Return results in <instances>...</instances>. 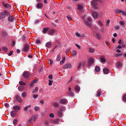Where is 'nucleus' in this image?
<instances>
[{"label":"nucleus","mask_w":126,"mask_h":126,"mask_svg":"<svg viewBox=\"0 0 126 126\" xmlns=\"http://www.w3.org/2000/svg\"><path fill=\"white\" fill-rule=\"evenodd\" d=\"M37 117L38 115H37L32 116L31 118L28 120V123H30L32 121H35L37 119Z\"/></svg>","instance_id":"1"},{"label":"nucleus","mask_w":126,"mask_h":126,"mask_svg":"<svg viewBox=\"0 0 126 126\" xmlns=\"http://www.w3.org/2000/svg\"><path fill=\"white\" fill-rule=\"evenodd\" d=\"M98 0H93L92 2V6L95 8H97L98 7H97V1Z\"/></svg>","instance_id":"2"},{"label":"nucleus","mask_w":126,"mask_h":126,"mask_svg":"<svg viewBox=\"0 0 126 126\" xmlns=\"http://www.w3.org/2000/svg\"><path fill=\"white\" fill-rule=\"evenodd\" d=\"M23 75L24 78H28L29 77L30 74L28 71H25L23 72Z\"/></svg>","instance_id":"3"},{"label":"nucleus","mask_w":126,"mask_h":126,"mask_svg":"<svg viewBox=\"0 0 126 126\" xmlns=\"http://www.w3.org/2000/svg\"><path fill=\"white\" fill-rule=\"evenodd\" d=\"M87 20L88 21H85V23L88 26L91 27L92 26V25L89 23L91 20V18L90 17L87 18Z\"/></svg>","instance_id":"4"},{"label":"nucleus","mask_w":126,"mask_h":126,"mask_svg":"<svg viewBox=\"0 0 126 126\" xmlns=\"http://www.w3.org/2000/svg\"><path fill=\"white\" fill-rule=\"evenodd\" d=\"M94 62V59L92 58H90L89 60L88 63L89 65H91Z\"/></svg>","instance_id":"5"},{"label":"nucleus","mask_w":126,"mask_h":126,"mask_svg":"<svg viewBox=\"0 0 126 126\" xmlns=\"http://www.w3.org/2000/svg\"><path fill=\"white\" fill-rule=\"evenodd\" d=\"M60 102L62 104H66L67 102V100L65 99H62L60 100Z\"/></svg>","instance_id":"6"},{"label":"nucleus","mask_w":126,"mask_h":126,"mask_svg":"<svg viewBox=\"0 0 126 126\" xmlns=\"http://www.w3.org/2000/svg\"><path fill=\"white\" fill-rule=\"evenodd\" d=\"M55 32L54 30L52 29L49 30L47 32V33L49 35H53Z\"/></svg>","instance_id":"7"},{"label":"nucleus","mask_w":126,"mask_h":126,"mask_svg":"<svg viewBox=\"0 0 126 126\" xmlns=\"http://www.w3.org/2000/svg\"><path fill=\"white\" fill-rule=\"evenodd\" d=\"M15 19V18L11 15L8 17V20L10 22H13Z\"/></svg>","instance_id":"8"},{"label":"nucleus","mask_w":126,"mask_h":126,"mask_svg":"<svg viewBox=\"0 0 126 126\" xmlns=\"http://www.w3.org/2000/svg\"><path fill=\"white\" fill-rule=\"evenodd\" d=\"M71 67L72 66L71 64L69 63L65 65L63 67V68L64 69H66L69 68H71Z\"/></svg>","instance_id":"9"},{"label":"nucleus","mask_w":126,"mask_h":126,"mask_svg":"<svg viewBox=\"0 0 126 126\" xmlns=\"http://www.w3.org/2000/svg\"><path fill=\"white\" fill-rule=\"evenodd\" d=\"M16 100L19 102H21L22 101V100L21 98L18 95H16Z\"/></svg>","instance_id":"10"},{"label":"nucleus","mask_w":126,"mask_h":126,"mask_svg":"<svg viewBox=\"0 0 126 126\" xmlns=\"http://www.w3.org/2000/svg\"><path fill=\"white\" fill-rule=\"evenodd\" d=\"M20 107L18 105H16L14 106L13 107V109L15 110L18 112V110L20 109Z\"/></svg>","instance_id":"11"},{"label":"nucleus","mask_w":126,"mask_h":126,"mask_svg":"<svg viewBox=\"0 0 126 126\" xmlns=\"http://www.w3.org/2000/svg\"><path fill=\"white\" fill-rule=\"evenodd\" d=\"M29 46L28 45L26 44L24 46L23 49V50L24 51H27L29 49Z\"/></svg>","instance_id":"12"},{"label":"nucleus","mask_w":126,"mask_h":126,"mask_svg":"<svg viewBox=\"0 0 126 126\" xmlns=\"http://www.w3.org/2000/svg\"><path fill=\"white\" fill-rule=\"evenodd\" d=\"M17 112L15 110H12L11 112V115L12 117L16 115V112Z\"/></svg>","instance_id":"13"},{"label":"nucleus","mask_w":126,"mask_h":126,"mask_svg":"<svg viewBox=\"0 0 126 126\" xmlns=\"http://www.w3.org/2000/svg\"><path fill=\"white\" fill-rule=\"evenodd\" d=\"M98 14L97 12H93L92 14L93 17L94 18H97L98 17Z\"/></svg>","instance_id":"14"},{"label":"nucleus","mask_w":126,"mask_h":126,"mask_svg":"<svg viewBox=\"0 0 126 126\" xmlns=\"http://www.w3.org/2000/svg\"><path fill=\"white\" fill-rule=\"evenodd\" d=\"M49 29L48 28H44L43 29L42 32L43 33L45 34Z\"/></svg>","instance_id":"15"},{"label":"nucleus","mask_w":126,"mask_h":126,"mask_svg":"<svg viewBox=\"0 0 126 126\" xmlns=\"http://www.w3.org/2000/svg\"><path fill=\"white\" fill-rule=\"evenodd\" d=\"M4 14L5 16H9L11 15V14L10 13L6 11L5 10L4 11Z\"/></svg>","instance_id":"16"},{"label":"nucleus","mask_w":126,"mask_h":126,"mask_svg":"<svg viewBox=\"0 0 126 126\" xmlns=\"http://www.w3.org/2000/svg\"><path fill=\"white\" fill-rule=\"evenodd\" d=\"M43 6V4L41 3H39L37 5V8L38 9L42 8Z\"/></svg>","instance_id":"17"},{"label":"nucleus","mask_w":126,"mask_h":126,"mask_svg":"<svg viewBox=\"0 0 126 126\" xmlns=\"http://www.w3.org/2000/svg\"><path fill=\"white\" fill-rule=\"evenodd\" d=\"M5 17L4 12H1L0 13V19H2Z\"/></svg>","instance_id":"18"},{"label":"nucleus","mask_w":126,"mask_h":126,"mask_svg":"<svg viewBox=\"0 0 126 126\" xmlns=\"http://www.w3.org/2000/svg\"><path fill=\"white\" fill-rule=\"evenodd\" d=\"M100 60L102 62L105 63L106 61V60L102 56L100 57Z\"/></svg>","instance_id":"19"},{"label":"nucleus","mask_w":126,"mask_h":126,"mask_svg":"<svg viewBox=\"0 0 126 126\" xmlns=\"http://www.w3.org/2000/svg\"><path fill=\"white\" fill-rule=\"evenodd\" d=\"M4 6L6 8L8 9H10L11 8V6L7 3L3 4Z\"/></svg>","instance_id":"20"},{"label":"nucleus","mask_w":126,"mask_h":126,"mask_svg":"<svg viewBox=\"0 0 126 126\" xmlns=\"http://www.w3.org/2000/svg\"><path fill=\"white\" fill-rule=\"evenodd\" d=\"M103 71L104 73L107 74L109 72V70L107 68H104L103 70Z\"/></svg>","instance_id":"21"},{"label":"nucleus","mask_w":126,"mask_h":126,"mask_svg":"<svg viewBox=\"0 0 126 126\" xmlns=\"http://www.w3.org/2000/svg\"><path fill=\"white\" fill-rule=\"evenodd\" d=\"M122 66V65L120 62H118L117 63V67L118 68H121Z\"/></svg>","instance_id":"22"},{"label":"nucleus","mask_w":126,"mask_h":126,"mask_svg":"<svg viewBox=\"0 0 126 126\" xmlns=\"http://www.w3.org/2000/svg\"><path fill=\"white\" fill-rule=\"evenodd\" d=\"M51 45V42H47L46 45V46L47 47L49 48V47Z\"/></svg>","instance_id":"23"},{"label":"nucleus","mask_w":126,"mask_h":126,"mask_svg":"<svg viewBox=\"0 0 126 126\" xmlns=\"http://www.w3.org/2000/svg\"><path fill=\"white\" fill-rule=\"evenodd\" d=\"M2 35L4 37H6L7 36V33L4 31H2Z\"/></svg>","instance_id":"24"},{"label":"nucleus","mask_w":126,"mask_h":126,"mask_svg":"<svg viewBox=\"0 0 126 126\" xmlns=\"http://www.w3.org/2000/svg\"><path fill=\"white\" fill-rule=\"evenodd\" d=\"M95 70L97 72H99L100 71V68L99 67L96 66L95 67Z\"/></svg>","instance_id":"25"},{"label":"nucleus","mask_w":126,"mask_h":126,"mask_svg":"<svg viewBox=\"0 0 126 126\" xmlns=\"http://www.w3.org/2000/svg\"><path fill=\"white\" fill-rule=\"evenodd\" d=\"M31 105H28L27 106L24 107L23 108V109L27 111L28 109L31 108Z\"/></svg>","instance_id":"26"},{"label":"nucleus","mask_w":126,"mask_h":126,"mask_svg":"<svg viewBox=\"0 0 126 126\" xmlns=\"http://www.w3.org/2000/svg\"><path fill=\"white\" fill-rule=\"evenodd\" d=\"M38 88L37 87H35V90H33L32 92V94H34L35 93L37 92L38 91Z\"/></svg>","instance_id":"27"},{"label":"nucleus","mask_w":126,"mask_h":126,"mask_svg":"<svg viewBox=\"0 0 126 126\" xmlns=\"http://www.w3.org/2000/svg\"><path fill=\"white\" fill-rule=\"evenodd\" d=\"M98 91L97 92L96 95L97 97H99L100 96L101 92V90L99 89Z\"/></svg>","instance_id":"28"},{"label":"nucleus","mask_w":126,"mask_h":126,"mask_svg":"<svg viewBox=\"0 0 126 126\" xmlns=\"http://www.w3.org/2000/svg\"><path fill=\"white\" fill-rule=\"evenodd\" d=\"M75 90L77 91L78 92L79 91L80 88L79 86H76L74 88Z\"/></svg>","instance_id":"29"},{"label":"nucleus","mask_w":126,"mask_h":126,"mask_svg":"<svg viewBox=\"0 0 126 126\" xmlns=\"http://www.w3.org/2000/svg\"><path fill=\"white\" fill-rule=\"evenodd\" d=\"M95 51V50L94 48L91 47L89 48V51L90 52L93 53Z\"/></svg>","instance_id":"30"},{"label":"nucleus","mask_w":126,"mask_h":126,"mask_svg":"<svg viewBox=\"0 0 126 126\" xmlns=\"http://www.w3.org/2000/svg\"><path fill=\"white\" fill-rule=\"evenodd\" d=\"M18 88V90L21 91H22L24 89L23 87L22 86H19Z\"/></svg>","instance_id":"31"},{"label":"nucleus","mask_w":126,"mask_h":126,"mask_svg":"<svg viewBox=\"0 0 126 126\" xmlns=\"http://www.w3.org/2000/svg\"><path fill=\"white\" fill-rule=\"evenodd\" d=\"M61 59L60 56V54L57 55L56 60L58 61H60Z\"/></svg>","instance_id":"32"},{"label":"nucleus","mask_w":126,"mask_h":126,"mask_svg":"<svg viewBox=\"0 0 126 126\" xmlns=\"http://www.w3.org/2000/svg\"><path fill=\"white\" fill-rule=\"evenodd\" d=\"M74 95V93L73 92H68V95L72 96Z\"/></svg>","instance_id":"33"},{"label":"nucleus","mask_w":126,"mask_h":126,"mask_svg":"<svg viewBox=\"0 0 126 126\" xmlns=\"http://www.w3.org/2000/svg\"><path fill=\"white\" fill-rule=\"evenodd\" d=\"M65 110V108L64 106H62L60 107V111H63Z\"/></svg>","instance_id":"34"},{"label":"nucleus","mask_w":126,"mask_h":126,"mask_svg":"<svg viewBox=\"0 0 126 126\" xmlns=\"http://www.w3.org/2000/svg\"><path fill=\"white\" fill-rule=\"evenodd\" d=\"M19 83L20 85H25L26 84L25 83L22 81H19Z\"/></svg>","instance_id":"35"},{"label":"nucleus","mask_w":126,"mask_h":126,"mask_svg":"<svg viewBox=\"0 0 126 126\" xmlns=\"http://www.w3.org/2000/svg\"><path fill=\"white\" fill-rule=\"evenodd\" d=\"M40 107L38 106H35L34 107V109L35 111H38L40 110Z\"/></svg>","instance_id":"36"},{"label":"nucleus","mask_w":126,"mask_h":126,"mask_svg":"<svg viewBox=\"0 0 126 126\" xmlns=\"http://www.w3.org/2000/svg\"><path fill=\"white\" fill-rule=\"evenodd\" d=\"M27 95V93H26L25 92H23L22 93V96L23 97H25Z\"/></svg>","instance_id":"37"},{"label":"nucleus","mask_w":126,"mask_h":126,"mask_svg":"<svg viewBox=\"0 0 126 126\" xmlns=\"http://www.w3.org/2000/svg\"><path fill=\"white\" fill-rule=\"evenodd\" d=\"M2 49L5 52H6L8 50V49L6 47H3L2 48Z\"/></svg>","instance_id":"38"},{"label":"nucleus","mask_w":126,"mask_h":126,"mask_svg":"<svg viewBox=\"0 0 126 126\" xmlns=\"http://www.w3.org/2000/svg\"><path fill=\"white\" fill-rule=\"evenodd\" d=\"M65 60V57L63 58V59L62 61L60 62V63L61 65L63 64L64 63Z\"/></svg>","instance_id":"39"},{"label":"nucleus","mask_w":126,"mask_h":126,"mask_svg":"<svg viewBox=\"0 0 126 126\" xmlns=\"http://www.w3.org/2000/svg\"><path fill=\"white\" fill-rule=\"evenodd\" d=\"M59 120L57 119H56L54 120L53 121V122H54L55 123H56V124H58V123H59Z\"/></svg>","instance_id":"40"},{"label":"nucleus","mask_w":126,"mask_h":126,"mask_svg":"<svg viewBox=\"0 0 126 126\" xmlns=\"http://www.w3.org/2000/svg\"><path fill=\"white\" fill-rule=\"evenodd\" d=\"M110 22V21L109 19L106 22V26L107 27H108L109 25V23Z\"/></svg>","instance_id":"41"},{"label":"nucleus","mask_w":126,"mask_h":126,"mask_svg":"<svg viewBox=\"0 0 126 126\" xmlns=\"http://www.w3.org/2000/svg\"><path fill=\"white\" fill-rule=\"evenodd\" d=\"M58 115L59 116H61L62 115V112L61 111H59L58 112Z\"/></svg>","instance_id":"42"},{"label":"nucleus","mask_w":126,"mask_h":126,"mask_svg":"<svg viewBox=\"0 0 126 126\" xmlns=\"http://www.w3.org/2000/svg\"><path fill=\"white\" fill-rule=\"evenodd\" d=\"M17 122V119H15L13 121V123L14 124H16Z\"/></svg>","instance_id":"43"},{"label":"nucleus","mask_w":126,"mask_h":126,"mask_svg":"<svg viewBox=\"0 0 126 126\" xmlns=\"http://www.w3.org/2000/svg\"><path fill=\"white\" fill-rule=\"evenodd\" d=\"M98 23L99 25L101 26H103V24L102 22L100 21L99 20L98 21Z\"/></svg>","instance_id":"44"},{"label":"nucleus","mask_w":126,"mask_h":126,"mask_svg":"<svg viewBox=\"0 0 126 126\" xmlns=\"http://www.w3.org/2000/svg\"><path fill=\"white\" fill-rule=\"evenodd\" d=\"M72 53L73 55L75 56L77 54V52L75 50H74L72 51Z\"/></svg>","instance_id":"45"},{"label":"nucleus","mask_w":126,"mask_h":126,"mask_svg":"<svg viewBox=\"0 0 126 126\" xmlns=\"http://www.w3.org/2000/svg\"><path fill=\"white\" fill-rule=\"evenodd\" d=\"M82 8V7L80 5H78V10H80Z\"/></svg>","instance_id":"46"},{"label":"nucleus","mask_w":126,"mask_h":126,"mask_svg":"<svg viewBox=\"0 0 126 126\" xmlns=\"http://www.w3.org/2000/svg\"><path fill=\"white\" fill-rule=\"evenodd\" d=\"M49 84L48 85L50 86H51L52 85V83H53L52 81H51L50 80H49Z\"/></svg>","instance_id":"47"},{"label":"nucleus","mask_w":126,"mask_h":126,"mask_svg":"<svg viewBox=\"0 0 126 126\" xmlns=\"http://www.w3.org/2000/svg\"><path fill=\"white\" fill-rule=\"evenodd\" d=\"M76 35L78 37H81L80 34L78 32H76Z\"/></svg>","instance_id":"48"},{"label":"nucleus","mask_w":126,"mask_h":126,"mask_svg":"<svg viewBox=\"0 0 126 126\" xmlns=\"http://www.w3.org/2000/svg\"><path fill=\"white\" fill-rule=\"evenodd\" d=\"M122 11L120 10H117L116 11V12L117 13H121Z\"/></svg>","instance_id":"49"},{"label":"nucleus","mask_w":126,"mask_h":126,"mask_svg":"<svg viewBox=\"0 0 126 126\" xmlns=\"http://www.w3.org/2000/svg\"><path fill=\"white\" fill-rule=\"evenodd\" d=\"M123 99L124 101H126V94L124 95L123 97Z\"/></svg>","instance_id":"50"},{"label":"nucleus","mask_w":126,"mask_h":126,"mask_svg":"<svg viewBox=\"0 0 126 126\" xmlns=\"http://www.w3.org/2000/svg\"><path fill=\"white\" fill-rule=\"evenodd\" d=\"M53 63V61L51 60H50L49 62V63L50 65H51Z\"/></svg>","instance_id":"51"},{"label":"nucleus","mask_w":126,"mask_h":126,"mask_svg":"<svg viewBox=\"0 0 126 126\" xmlns=\"http://www.w3.org/2000/svg\"><path fill=\"white\" fill-rule=\"evenodd\" d=\"M38 79H34L32 81L33 83H36L38 81Z\"/></svg>","instance_id":"52"},{"label":"nucleus","mask_w":126,"mask_h":126,"mask_svg":"<svg viewBox=\"0 0 126 126\" xmlns=\"http://www.w3.org/2000/svg\"><path fill=\"white\" fill-rule=\"evenodd\" d=\"M53 105L55 107H57L58 106V104L56 102L54 103H53Z\"/></svg>","instance_id":"53"},{"label":"nucleus","mask_w":126,"mask_h":126,"mask_svg":"<svg viewBox=\"0 0 126 126\" xmlns=\"http://www.w3.org/2000/svg\"><path fill=\"white\" fill-rule=\"evenodd\" d=\"M38 95H35V94H34L33 95V97L34 99H36L37 97H38Z\"/></svg>","instance_id":"54"},{"label":"nucleus","mask_w":126,"mask_h":126,"mask_svg":"<svg viewBox=\"0 0 126 126\" xmlns=\"http://www.w3.org/2000/svg\"><path fill=\"white\" fill-rule=\"evenodd\" d=\"M50 117L52 118H54V115L53 113H50L49 115Z\"/></svg>","instance_id":"55"},{"label":"nucleus","mask_w":126,"mask_h":126,"mask_svg":"<svg viewBox=\"0 0 126 126\" xmlns=\"http://www.w3.org/2000/svg\"><path fill=\"white\" fill-rule=\"evenodd\" d=\"M67 18L69 20H72V18L70 16H67Z\"/></svg>","instance_id":"56"},{"label":"nucleus","mask_w":126,"mask_h":126,"mask_svg":"<svg viewBox=\"0 0 126 126\" xmlns=\"http://www.w3.org/2000/svg\"><path fill=\"white\" fill-rule=\"evenodd\" d=\"M115 28L117 30H118L120 28V27L119 26H115Z\"/></svg>","instance_id":"57"},{"label":"nucleus","mask_w":126,"mask_h":126,"mask_svg":"<svg viewBox=\"0 0 126 126\" xmlns=\"http://www.w3.org/2000/svg\"><path fill=\"white\" fill-rule=\"evenodd\" d=\"M13 53V51H11L8 54V55L9 56H11L12 54Z\"/></svg>","instance_id":"58"},{"label":"nucleus","mask_w":126,"mask_h":126,"mask_svg":"<svg viewBox=\"0 0 126 126\" xmlns=\"http://www.w3.org/2000/svg\"><path fill=\"white\" fill-rule=\"evenodd\" d=\"M48 78L51 79H52V74H50L49 75L48 77Z\"/></svg>","instance_id":"59"},{"label":"nucleus","mask_w":126,"mask_h":126,"mask_svg":"<svg viewBox=\"0 0 126 126\" xmlns=\"http://www.w3.org/2000/svg\"><path fill=\"white\" fill-rule=\"evenodd\" d=\"M35 42L37 44H39L40 43V41L38 40H36Z\"/></svg>","instance_id":"60"},{"label":"nucleus","mask_w":126,"mask_h":126,"mask_svg":"<svg viewBox=\"0 0 126 126\" xmlns=\"http://www.w3.org/2000/svg\"><path fill=\"white\" fill-rule=\"evenodd\" d=\"M71 49V48H69L68 49H67L65 51V53H67Z\"/></svg>","instance_id":"61"},{"label":"nucleus","mask_w":126,"mask_h":126,"mask_svg":"<svg viewBox=\"0 0 126 126\" xmlns=\"http://www.w3.org/2000/svg\"><path fill=\"white\" fill-rule=\"evenodd\" d=\"M121 14L123 15L126 16V12L124 11H122Z\"/></svg>","instance_id":"62"},{"label":"nucleus","mask_w":126,"mask_h":126,"mask_svg":"<svg viewBox=\"0 0 126 126\" xmlns=\"http://www.w3.org/2000/svg\"><path fill=\"white\" fill-rule=\"evenodd\" d=\"M119 24L120 25H123L124 24V22L123 21H120L119 22Z\"/></svg>","instance_id":"63"},{"label":"nucleus","mask_w":126,"mask_h":126,"mask_svg":"<svg viewBox=\"0 0 126 126\" xmlns=\"http://www.w3.org/2000/svg\"><path fill=\"white\" fill-rule=\"evenodd\" d=\"M51 25L54 28H55L56 27V25L54 23H51Z\"/></svg>","instance_id":"64"}]
</instances>
